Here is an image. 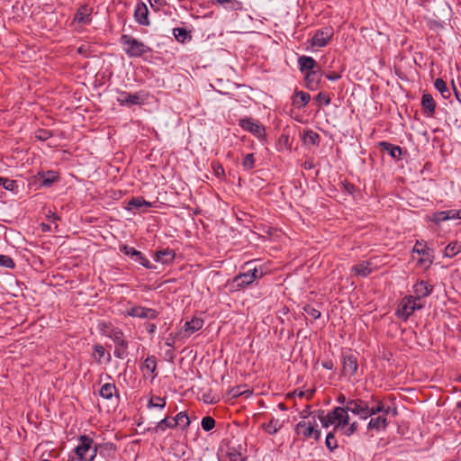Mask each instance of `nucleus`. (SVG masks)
<instances>
[{
    "label": "nucleus",
    "mask_w": 461,
    "mask_h": 461,
    "mask_svg": "<svg viewBox=\"0 0 461 461\" xmlns=\"http://www.w3.org/2000/svg\"><path fill=\"white\" fill-rule=\"evenodd\" d=\"M371 402L375 403L373 406H369L368 402L362 399L348 400L346 410L358 416L361 420H366L369 417L378 414L380 411H383V401L375 395L371 396Z\"/></svg>",
    "instance_id": "nucleus-1"
},
{
    "label": "nucleus",
    "mask_w": 461,
    "mask_h": 461,
    "mask_svg": "<svg viewBox=\"0 0 461 461\" xmlns=\"http://www.w3.org/2000/svg\"><path fill=\"white\" fill-rule=\"evenodd\" d=\"M102 333L111 339L115 344L113 355L119 359H124L128 357L129 342L125 339L123 331L119 328H114L105 322L99 324Z\"/></svg>",
    "instance_id": "nucleus-2"
},
{
    "label": "nucleus",
    "mask_w": 461,
    "mask_h": 461,
    "mask_svg": "<svg viewBox=\"0 0 461 461\" xmlns=\"http://www.w3.org/2000/svg\"><path fill=\"white\" fill-rule=\"evenodd\" d=\"M318 418L323 428L333 426L334 431H342L348 425L349 415L345 407H335L331 411L325 413L320 411Z\"/></svg>",
    "instance_id": "nucleus-3"
},
{
    "label": "nucleus",
    "mask_w": 461,
    "mask_h": 461,
    "mask_svg": "<svg viewBox=\"0 0 461 461\" xmlns=\"http://www.w3.org/2000/svg\"><path fill=\"white\" fill-rule=\"evenodd\" d=\"M122 50L129 58H140L152 51L151 48L143 41L128 34H122L120 38Z\"/></svg>",
    "instance_id": "nucleus-4"
},
{
    "label": "nucleus",
    "mask_w": 461,
    "mask_h": 461,
    "mask_svg": "<svg viewBox=\"0 0 461 461\" xmlns=\"http://www.w3.org/2000/svg\"><path fill=\"white\" fill-rule=\"evenodd\" d=\"M264 275L265 271L263 267L261 266H255L236 276L232 284L236 289H244L253 284L255 280L261 278Z\"/></svg>",
    "instance_id": "nucleus-5"
},
{
    "label": "nucleus",
    "mask_w": 461,
    "mask_h": 461,
    "mask_svg": "<svg viewBox=\"0 0 461 461\" xmlns=\"http://www.w3.org/2000/svg\"><path fill=\"white\" fill-rule=\"evenodd\" d=\"M423 307L424 303L418 302L415 296H405L399 304V307L396 311V315L400 319L407 321L409 317L414 313L415 311L420 310Z\"/></svg>",
    "instance_id": "nucleus-6"
},
{
    "label": "nucleus",
    "mask_w": 461,
    "mask_h": 461,
    "mask_svg": "<svg viewBox=\"0 0 461 461\" xmlns=\"http://www.w3.org/2000/svg\"><path fill=\"white\" fill-rule=\"evenodd\" d=\"M342 375L346 376L348 381H357V375L358 370L357 357L350 351L342 353Z\"/></svg>",
    "instance_id": "nucleus-7"
},
{
    "label": "nucleus",
    "mask_w": 461,
    "mask_h": 461,
    "mask_svg": "<svg viewBox=\"0 0 461 461\" xmlns=\"http://www.w3.org/2000/svg\"><path fill=\"white\" fill-rule=\"evenodd\" d=\"M239 126L253 134L258 140H264L266 137L265 127L258 121L251 117H244L239 120Z\"/></svg>",
    "instance_id": "nucleus-8"
},
{
    "label": "nucleus",
    "mask_w": 461,
    "mask_h": 461,
    "mask_svg": "<svg viewBox=\"0 0 461 461\" xmlns=\"http://www.w3.org/2000/svg\"><path fill=\"white\" fill-rule=\"evenodd\" d=\"M148 95L144 91H140L134 94L120 91L117 97V102L122 106L141 105L147 100Z\"/></svg>",
    "instance_id": "nucleus-9"
},
{
    "label": "nucleus",
    "mask_w": 461,
    "mask_h": 461,
    "mask_svg": "<svg viewBox=\"0 0 461 461\" xmlns=\"http://www.w3.org/2000/svg\"><path fill=\"white\" fill-rule=\"evenodd\" d=\"M334 35V30L330 26L322 27L317 30L311 39L312 47L323 48L329 44Z\"/></svg>",
    "instance_id": "nucleus-10"
},
{
    "label": "nucleus",
    "mask_w": 461,
    "mask_h": 461,
    "mask_svg": "<svg viewBox=\"0 0 461 461\" xmlns=\"http://www.w3.org/2000/svg\"><path fill=\"white\" fill-rule=\"evenodd\" d=\"M92 443H94V439L87 435H81L78 437L77 445L73 449L77 461L86 460L88 453L91 451Z\"/></svg>",
    "instance_id": "nucleus-11"
},
{
    "label": "nucleus",
    "mask_w": 461,
    "mask_h": 461,
    "mask_svg": "<svg viewBox=\"0 0 461 461\" xmlns=\"http://www.w3.org/2000/svg\"><path fill=\"white\" fill-rule=\"evenodd\" d=\"M391 412V408L389 406H385L383 402V411H380V413L377 417L371 418L367 424L368 430H385L388 426L387 416Z\"/></svg>",
    "instance_id": "nucleus-12"
},
{
    "label": "nucleus",
    "mask_w": 461,
    "mask_h": 461,
    "mask_svg": "<svg viewBox=\"0 0 461 461\" xmlns=\"http://www.w3.org/2000/svg\"><path fill=\"white\" fill-rule=\"evenodd\" d=\"M125 315L133 318L154 320L158 316V312L152 308L133 305L126 310Z\"/></svg>",
    "instance_id": "nucleus-13"
},
{
    "label": "nucleus",
    "mask_w": 461,
    "mask_h": 461,
    "mask_svg": "<svg viewBox=\"0 0 461 461\" xmlns=\"http://www.w3.org/2000/svg\"><path fill=\"white\" fill-rule=\"evenodd\" d=\"M412 252L420 256L418 260L420 265L429 267L432 264V256L424 240H417L412 249Z\"/></svg>",
    "instance_id": "nucleus-14"
},
{
    "label": "nucleus",
    "mask_w": 461,
    "mask_h": 461,
    "mask_svg": "<svg viewBox=\"0 0 461 461\" xmlns=\"http://www.w3.org/2000/svg\"><path fill=\"white\" fill-rule=\"evenodd\" d=\"M134 19L140 25L149 26L150 24L149 9L145 3L140 1L137 3L134 10Z\"/></svg>",
    "instance_id": "nucleus-15"
},
{
    "label": "nucleus",
    "mask_w": 461,
    "mask_h": 461,
    "mask_svg": "<svg viewBox=\"0 0 461 461\" xmlns=\"http://www.w3.org/2000/svg\"><path fill=\"white\" fill-rule=\"evenodd\" d=\"M433 291V286L429 284L427 281H420V282H417L414 285H413V295L412 296H415L416 297V300L418 302H420V300L422 298H425V297H428L429 295H430V294L432 293Z\"/></svg>",
    "instance_id": "nucleus-16"
},
{
    "label": "nucleus",
    "mask_w": 461,
    "mask_h": 461,
    "mask_svg": "<svg viewBox=\"0 0 461 461\" xmlns=\"http://www.w3.org/2000/svg\"><path fill=\"white\" fill-rule=\"evenodd\" d=\"M321 72L316 69L306 72L304 77L305 86L311 91L318 89L321 81Z\"/></svg>",
    "instance_id": "nucleus-17"
},
{
    "label": "nucleus",
    "mask_w": 461,
    "mask_h": 461,
    "mask_svg": "<svg viewBox=\"0 0 461 461\" xmlns=\"http://www.w3.org/2000/svg\"><path fill=\"white\" fill-rule=\"evenodd\" d=\"M153 258L156 262L170 265L176 258V252L169 248L159 249L155 252Z\"/></svg>",
    "instance_id": "nucleus-18"
},
{
    "label": "nucleus",
    "mask_w": 461,
    "mask_h": 461,
    "mask_svg": "<svg viewBox=\"0 0 461 461\" xmlns=\"http://www.w3.org/2000/svg\"><path fill=\"white\" fill-rule=\"evenodd\" d=\"M92 7L87 5H81L74 16V22L82 24H89L92 21Z\"/></svg>",
    "instance_id": "nucleus-19"
},
{
    "label": "nucleus",
    "mask_w": 461,
    "mask_h": 461,
    "mask_svg": "<svg viewBox=\"0 0 461 461\" xmlns=\"http://www.w3.org/2000/svg\"><path fill=\"white\" fill-rule=\"evenodd\" d=\"M315 425V420L313 422L301 420L295 426V433L297 435H302L305 438H311L313 435V428Z\"/></svg>",
    "instance_id": "nucleus-20"
},
{
    "label": "nucleus",
    "mask_w": 461,
    "mask_h": 461,
    "mask_svg": "<svg viewBox=\"0 0 461 461\" xmlns=\"http://www.w3.org/2000/svg\"><path fill=\"white\" fill-rule=\"evenodd\" d=\"M378 147L382 151L387 152L393 158L401 159L402 155V149L400 146L393 145L387 141H380Z\"/></svg>",
    "instance_id": "nucleus-21"
},
{
    "label": "nucleus",
    "mask_w": 461,
    "mask_h": 461,
    "mask_svg": "<svg viewBox=\"0 0 461 461\" xmlns=\"http://www.w3.org/2000/svg\"><path fill=\"white\" fill-rule=\"evenodd\" d=\"M140 370L143 373L144 375L147 374H149L151 377L154 379L158 373L157 370V358L155 356H149L143 362L142 366H140Z\"/></svg>",
    "instance_id": "nucleus-22"
},
{
    "label": "nucleus",
    "mask_w": 461,
    "mask_h": 461,
    "mask_svg": "<svg viewBox=\"0 0 461 461\" xmlns=\"http://www.w3.org/2000/svg\"><path fill=\"white\" fill-rule=\"evenodd\" d=\"M297 62L298 68L303 73L314 70L317 68L316 60L310 56H300L297 59Z\"/></svg>",
    "instance_id": "nucleus-23"
},
{
    "label": "nucleus",
    "mask_w": 461,
    "mask_h": 461,
    "mask_svg": "<svg viewBox=\"0 0 461 461\" xmlns=\"http://www.w3.org/2000/svg\"><path fill=\"white\" fill-rule=\"evenodd\" d=\"M310 100V94L303 91H295L292 97L293 105L298 109L306 106Z\"/></svg>",
    "instance_id": "nucleus-24"
},
{
    "label": "nucleus",
    "mask_w": 461,
    "mask_h": 461,
    "mask_svg": "<svg viewBox=\"0 0 461 461\" xmlns=\"http://www.w3.org/2000/svg\"><path fill=\"white\" fill-rule=\"evenodd\" d=\"M203 323L204 321L202 318L194 317L191 321L185 323L184 330L188 335H191L195 331L200 330L203 328Z\"/></svg>",
    "instance_id": "nucleus-25"
},
{
    "label": "nucleus",
    "mask_w": 461,
    "mask_h": 461,
    "mask_svg": "<svg viewBox=\"0 0 461 461\" xmlns=\"http://www.w3.org/2000/svg\"><path fill=\"white\" fill-rule=\"evenodd\" d=\"M352 271L359 276L366 277L369 276L373 269L369 261H362L352 267Z\"/></svg>",
    "instance_id": "nucleus-26"
},
{
    "label": "nucleus",
    "mask_w": 461,
    "mask_h": 461,
    "mask_svg": "<svg viewBox=\"0 0 461 461\" xmlns=\"http://www.w3.org/2000/svg\"><path fill=\"white\" fill-rule=\"evenodd\" d=\"M421 106L428 113L429 116H432L435 113L436 103L430 94L422 95Z\"/></svg>",
    "instance_id": "nucleus-27"
},
{
    "label": "nucleus",
    "mask_w": 461,
    "mask_h": 461,
    "mask_svg": "<svg viewBox=\"0 0 461 461\" xmlns=\"http://www.w3.org/2000/svg\"><path fill=\"white\" fill-rule=\"evenodd\" d=\"M174 428H176L174 418L173 417H166V418L162 419L159 422H158L156 427L153 429V431L155 433L164 432L167 429H174Z\"/></svg>",
    "instance_id": "nucleus-28"
},
{
    "label": "nucleus",
    "mask_w": 461,
    "mask_h": 461,
    "mask_svg": "<svg viewBox=\"0 0 461 461\" xmlns=\"http://www.w3.org/2000/svg\"><path fill=\"white\" fill-rule=\"evenodd\" d=\"M173 35L175 39L180 43H185V41L192 40L191 32L183 27L174 28Z\"/></svg>",
    "instance_id": "nucleus-29"
},
{
    "label": "nucleus",
    "mask_w": 461,
    "mask_h": 461,
    "mask_svg": "<svg viewBox=\"0 0 461 461\" xmlns=\"http://www.w3.org/2000/svg\"><path fill=\"white\" fill-rule=\"evenodd\" d=\"M262 427L267 433L274 435L281 429L283 422L278 419L272 418L269 422L264 423Z\"/></svg>",
    "instance_id": "nucleus-30"
},
{
    "label": "nucleus",
    "mask_w": 461,
    "mask_h": 461,
    "mask_svg": "<svg viewBox=\"0 0 461 461\" xmlns=\"http://www.w3.org/2000/svg\"><path fill=\"white\" fill-rule=\"evenodd\" d=\"M116 392L117 388L114 384L106 383L101 386L99 394L102 398L110 400Z\"/></svg>",
    "instance_id": "nucleus-31"
},
{
    "label": "nucleus",
    "mask_w": 461,
    "mask_h": 461,
    "mask_svg": "<svg viewBox=\"0 0 461 461\" xmlns=\"http://www.w3.org/2000/svg\"><path fill=\"white\" fill-rule=\"evenodd\" d=\"M150 208L152 203L150 202L146 201L143 197L138 196L133 197L128 202L127 209L131 210L132 208H141V207Z\"/></svg>",
    "instance_id": "nucleus-32"
},
{
    "label": "nucleus",
    "mask_w": 461,
    "mask_h": 461,
    "mask_svg": "<svg viewBox=\"0 0 461 461\" xmlns=\"http://www.w3.org/2000/svg\"><path fill=\"white\" fill-rule=\"evenodd\" d=\"M176 422V426H179L181 429H185L190 425V420L185 411H180L175 417H173Z\"/></svg>",
    "instance_id": "nucleus-33"
},
{
    "label": "nucleus",
    "mask_w": 461,
    "mask_h": 461,
    "mask_svg": "<svg viewBox=\"0 0 461 461\" xmlns=\"http://www.w3.org/2000/svg\"><path fill=\"white\" fill-rule=\"evenodd\" d=\"M434 86L441 94L443 98L447 99L450 97V90L448 89L447 83L442 78H437L434 82Z\"/></svg>",
    "instance_id": "nucleus-34"
},
{
    "label": "nucleus",
    "mask_w": 461,
    "mask_h": 461,
    "mask_svg": "<svg viewBox=\"0 0 461 461\" xmlns=\"http://www.w3.org/2000/svg\"><path fill=\"white\" fill-rule=\"evenodd\" d=\"M116 451V447L112 442L99 444V454L103 456H112Z\"/></svg>",
    "instance_id": "nucleus-35"
},
{
    "label": "nucleus",
    "mask_w": 461,
    "mask_h": 461,
    "mask_svg": "<svg viewBox=\"0 0 461 461\" xmlns=\"http://www.w3.org/2000/svg\"><path fill=\"white\" fill-rule=\"evenodd\" d=\"M459 252H461V243L460 242H451L445 248V250H444V254L447 258H453Z\"/></svg>",
    "instance_id": "nucleus-36"
},
{
    "label": "nucleus",
    "mask_w": 461,
    "mask_h": 461,
    "mask_svg": "<svg viewBox=\"0 0 461 461\" xmlns=\"http://www.w3.org/2000/svg\"><path fill=\"white\" fill-rule=\"evenodd\" d=\"M0 185L3 186L5 190L17 193L18 185L15 180L9 179L7 177L0 176Z\"/></svg>",
    "instance_id": "nucleus-37"
},
{
    "label": "nucleus",
    "mask_w": 461,
    "mask_h": 461,
    "mask_svg": "<svg viewBox=\"0 0 461 461\" xmlns=\"http://www.w3.org/2000/svg\"><path fill=\"white\" fill-rule=\"evenodd\" d=\"M132 260L140 263L142 267H144L147 269L153 270L156 268V267L153 264H151L150 261L140 251H139L137 255L134 258H132Z\"/></svg>",
    "instance_id": "nucleus-38"
},
{
    "label": "nucleus",
    "mask_w": 461,
    "mask_h": 461,
    "mask_svg": "<svg viewBox=\"0 0 461 461\" xmlns=\"http://www.w3.org/2000/svg\"><path fill=\"white\" fill-rule=\"evenodd\" d=\"M165 406L166 398H162L160 396H152L148 402V408L164 409Z\"/></svg>",
    "instance_id": "nucleus-39"
},
{
    "label": "nucleus",
    "mask_w": 461,
    "mask_h": 461,
    "mask_svg": "<svg viewBox=\"0 0 461 461\" xmlns=\"http://www.w3.org/2000/svg\"><path fill=\"white\" fill-rule=\"evenodd\" d=\"M303 312L314 321L320 319L321 316V311L311 304H306L303 307Z\"/></svg>",
    "instance_id": "nucleus-40"
},
{
    "label": "nucleus",
    "mask_w": 461,
    "mask_h": 461,
    "mask_svg": "<svg viewBox=\"0 0 461 461\" xmlns=\"http://www.w3.org/2000/svg\"><path fill=\"white\" fill-rule=\"evenodd\" d=\"M242 167L244 170L247 171H249L255 167V157L253 153H249L244 156Z\"/></svg>",
    "instance_id": "nucleus-41"
},
{
    "label": "nucleus",
    "mask_w": 461,
    "mask_h": 461,
    "mask_svg": "<svg viewBox=\"0 0 461 461\" xmlns=\"http://www.w3.org/2000/svg\"><path fill=\"white\" fill-rule=\"evenodd\" d=\"M334 430L328 433L325 440L326 447L330 450L333 451L338 447L337 439L334 435Z\"/></svg>",
    "instance_id": "nucleus-42"
},
{
    "label": "nucleus",
    "mask_w": 461,
    "mask_h": 461,
    "mask_svg": "<svg viewBox=\"0 0 461 461\" xmlns=\"http://www.w3.org/2000/svg\"><path fill=\"white\" fill-rule=\"evenodd\" d=\"M201 426L203 430L210 431L214 428L215 420L211 416H205L202 419Z\"/></svg>",
    "instance_id": "nucleus-43"
},
{
    "label": "nucleus",
    "mask_w": 461,
    "mask_h": 461,
    "mask_svg": "<svg viewBox=\"0 0 461 461\" xmlns=\"http://www.w3.org/2000/svg\"><path fill=\"white\" fill-rule=\"evenodd\" d=\"M429 220L431 221L435 222L436 224H439L443 221H447V211H440V212H434L430 216Z\"/></svg>",
    "instance_id": "nucleus-44"
},
{
    "label": "nucleus",
    "mask_w": 461,
    "mask_h": 461,
    "mask_svg": "<svg viewBox=\"0 0 461 461\" xmlns=\"http://www.w3.org/2000/svg\"><path fill=\"white\" fill-rule=\"evenodd\" d=\"M0 267H5L10 269L14 268L15 264L12 258L6 255H0Z\"/></svg>",
    "instance_id": "nucleus-45"
},
{
    "label": "nucleus",
    "mask_w": 461,
    "mask_h": 461,
    "mask_svg": "<svg viewBox=\"0 0 461 461\" xmlns=\"http://www.w3.org/2000/svg\"><path fill=\"white\" fill-rule=\"evenodd\" d=\"M120 251L122 252L123 254L129 256L131 259L139 252V250H137L133 247H130L128 245H122V246H120Z\"/></svg>",
    "instance_id": "nucleus-46"
},
{
    "label": "nucleus",
    "mask_w": 461,
    "mask_h": 461,
    "mask_svg": "<svg viewBox=\"0 0 461 461\" xmlns=\"http://www.w3.org/2000/svg\"><path fill=\"white\" fill-rule=\"evenodd\" d=\"M315 100L317 102H320L321 104H324L325 106H328L331 102L330 95L324 92H320L315 96Z\"/></svg>",
    "instance_id": "nucleus-47"
},
{
    "label": "nucleus",
    "mask_w": 461,
    "mask_h": 461,
    "mask_svg": "<svg viewBox=\"0 0 461 461\" xmlns=\"http://www.w3.org/2000/svg\"><path fill=\"white\" fill-rule=\"evenodd\" d=\"M52 136V133L48 131V130H44V129H41V130H38L36 132H35V137L40 140H49L50 137Z\"/></svg>",
    "instance_id": "nucleus-48"
},
{
    "label": "nucleus",
    "mask_w": 461,
    "mask_h": 461,
    "mask_svg": "<svg viewBox=\"0 0 461 461\" xmlns=\"http://www.w3.org/2000/svg\"><path fill=\"white\" fill-rule=\"evenodd\" d=\"M357 429V423L354 421L352 423L348 422V425L343 429L342 433L348 437L353 435Z\"/></svg>",
    "instance_id": "nucleus-49"
},
{
    "label": "nucleus",
    "mask_w": 461,
    "mask_h": 461,
    "mask_svg": "<svg viewBox=\"0 0 461 461\" xmlns=\"http://www.w3.org/2000/svg\"><path fill=\"white\" fill-rule=\"evenodd\" d=\"M98 450H99V444L92 443L91 444V451H89L86 461H94L97 455Z\"/></svg>",
    "instance_id": "nucleus-50"
},
{
    "label": "nucleus",
    "mask_w": 461,
    "mask_h": 461,
    "mask_svg": "<svg viewBox=\"0 0 461 461\" xmlns=\"http://www.w3.org/2000/svg\"><path fill=\"white\" fill-rule=\"evenodd\" d=\"M447 221L449 220H461V210H447Z\"/></svg>",
    "instance_id": "nucleus-51"
},
{
    "label": "nucleus",
    "mask_w": 461,
    "mask_h": 461,
    "mask_svg": "<svg viewBox=\"0 0 461 461\" xmlns=\"http://www.w3.org/2000/svg\"><path fill=\"white\" fill-rule=\"evenodd\" d=\"M48 175L49 176L44 177L42 180V184L45 186L50 185L57 179V176L54 172H48Z\"/></svg>",
    "instance_id": "nucleus-52"
},
{
    "label": "nucleus",
    "mask_w": 461,
    "mask_h": 461,
    "mask_svg": "<svg viewBox=\"0 0 461 461\" xmlns=\"http://www.w3.org/2000/svg\"><path fill=\"white\" fill-rule=\"evenodd\" d=\"M229 458L230 461H246V458L238 452L230 453Z\"/></svg>",
    "instance_id": "nucleus-53"
},
{
    "label": "nucleus",
    "mask_w": 461,
    "mask_h": 461,
    "mask_svg": "<svg viewBox=\"0 0 461 461\" xmlns=\"http://www.w3.org/2000/svg\"><path fill=\"white\" fill-rule=\"evenodd\" d=\"M213 5H221L225 8H231L230 5L233 4V0H212Z\"/></svg>",
    "instance_id": "nucleus-54"
},
{
    "label": "nucleus",
    "mask_w": 461,
    "mask_h": 461,
    "mask_svg": "<svg viewBox=\"0 0 461 461\" xmlns=\"http://www.w3.org/2000/svg\"><path fill=\"white\" fill-rule=\"evenodd\" d=\"M306 136L310 139V140L313 143V144H317L318 143V140H319V134L312 131H309L307 133H306Z\"/></svg>",
    "instance_id": "nucleus-55"
},
{
    "label": "nucleus",
    "mask_w": 461,
    "mask_h": 461,
    "mask_svg": "<svg viewBox=\"0 0 461 461\" xmlns=\"http://www.w3.org/2000/svg\"><path fill=\"white\" fill-rule=\"evenodd\" d=\"M94 350L95 352L98 355V357L100 358L104 357V354H105V348H104V346L102 345H95L94 347Z\"/></svg>",
    "instance_id": "nucleus-56"
},
{
    "label": "nucleus",
    "mask_w": 461,
    "mask_h": 461,
    "mask_svg": "<svg viewBox=\"0 0 461 461\" xmlns=\"http://www.w3.org/2000/svg\"><path fill=\"white\" fill-rule=\"evenodd\" d=\"M46 217L52 221L59 220V217L56 214V212H54L51 210H48V212H46Z\"/></svg>",
    "instance_id": "nucleus-57"
},
{
    "label": "nucleus",
    "mask_w": 461,
    "mask_h": 461,
    "mask_svg": "<svg viewBox=\"0 0 461 461\" xmlns=\"http://www.w3.org/2000/svg\"><path fill=\"white\" fill-rule=\"evenodd\" d=\"M326 77L330 81H336L340 78V75L336 72L326 74Z\"/></svg>",
    "instance_id": "nucleus-58"
},
{
    "label": "nucleus",
    "mask_w": 461,
    "mask_h": 461,
    "mask_svg": "<svg viewBox=\"0 0 461 461\" xmlns=\"http://www.w3.org/2000/svg\"><path fill=\"white\" fill-rule=\"evenodd\" d=\"M146 330L149 334L153 335L157 330V325L154 323H148L146 325Z\"/></svg>",
    "instance_id": "nucleus-59"
},
{
    "label": "nucleus",
    "mask_w": 461,
    "mask_h": 461,
    "mask_svg": "<svg viewBox=\"0 0 461 461\" xmlns=\"http://www.w3.org/2000/svg\"><path fill=\"white\" fill-rule=\"evenodd\" d=\"M323 368L328 370H332L334 367L333 362L331 360H325L321 363Z\"/></svg>",
    "instance_id": "nucleus-60"
},
{
    "label": "nucleus",
    "mask_w": 461,
    "mask_h": 461,
    "mask_svg": "<svg viewBox=\"0 0 461 461\" xmlns=\"http://www.w3.org/2000/svg\"><path fill=\"white\" fill-rule=\"evenodd\" d=\"M336 401H337V402H339L342 405H345V406H347V402H348V400H347L346 396L342 393L337 397Z\"/></svg>",
    "instance_id": "nucleus-61"
},
{
    "label": "nucleus",
    "mask_w": 461,
    "mask_h": 461,
    "mask_svg": "<svg viewBox=\"0 0 461 461\" xmlns=\"http://www.w3.org/2000/svg\"><path fill=\"white\" fill-rule=\"evenodd\" d=\"M311 415L310 408L307 406L304 410H303L300 413V416L303 420L307 419Z\"/></svg>",
    "instance_id": "nucleus-62"
},
{
    "label": "nucleus",
    "mask_w": 461,
    "mask_h": 461,
    "mask_svg": "<svg viewBox=\"0 0 461 461\" xmlns=\"http://www.w3.org/2000/svg\"><path fill=\"white\" fill-rule=\"evenodd\" d=\"M231 392H232V395L235 397L241 395L245 393L244 391L241 390L240 386H237V387L233 388Z\"/></svg>",
    "instance_id": "nucleus-63"
},
{
    "label": "nucleus",
    "mask_w": 461,
    "mask_h": 461,
    "mask_svg": "<svg viewBox=\"0 0 461 461\" xmlns=\"http://www.w3.org/2000/svg\"><path fill=\"white\" fill-rule=\"evenodd\" d=\"M344 189L346 192H348L349 194H353V192L355 190V186L349 183H347V184H344Z\"/></svg>",
    "instance_id": "nucleus-64"
}]
</instances>
